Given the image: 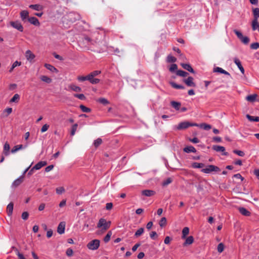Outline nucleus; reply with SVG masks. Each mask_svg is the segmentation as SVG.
<instances>
[{
    "label": "nucleus",
    "mask_w": 259,
    "mask_h": 259,
    "mask_svg": "<svg viewBox=\"0 0 259 259\" xmlns=\"http://www.w3.org/2000/svg\"><path fill=\"white\" fill-rule=\"evenodd\" d=\"M100 241L98 239H94L89 242L87 244V247L92 250L97 249L100 246Z\"/></svg>",
    "instance_id": "3"
},
{
    "label": "nucleus",
    "mask_w": 259,
    "mask_h": 259,
    "mask_svg": "<svg viewBox=\"0 0 259 259\" xmlns=\"http://www.w3.org/2000/svg\"><path fill=\"white\" fill-rule=\"evenodd\" d=\"M172 88L176 89H184L185 87L182 85L177 84L176 83L173 81L169 82Z\"/></svg>",
    "instance_id": "29"
},
{
    "label": "nucleus",
    "mask_w": 259,
    "mask_h": 259,
    "mask_svg": "<svg viewBox=\"0 0 259 259\" xmlns=\"http://www.w3.org/2000/svg\"><path fill=\"white\" fill-rule=\"evenodd\" d=\"M176 60V58L170 55H168L167 57V62L168 63H174Z\"/></svg>",
    "instance_id": "39"
},
{
    "label": "nucleus",
    "mask_w": 259,
    "mask_h": 259,
    "mask_svg": "<svg viewBox=\"0 0 259 259\" xmlns=\"http://www.w3.org/2000/svg\"><path fill=\"white\" fill-rule=\"evenodd\" d=\"M144 229L143 228H140L136 232L135 236L136 237L140 236L144 233Z\"/></svg>",
    "instance_id": "41"
},
{
    "label": "nucleus",
    "mask_w": 259,
    "mask_h": 259,
    "mask_svg": "<svg viewBox=\"0 0 259 259\" xmlns=\"http://www.w3.org/2000/svg\"><path fill=\"white\" fill-rule=\"evenodd\" d=\"M172 180L171 178H167V179H166L162 182V186H166L168 184H170L172 182Z\"/></svg>",
    "instance_id": "49"
},
{
    "label": "nucleus",
    "mask_w": 259,
    "mask_h": 259,
    "mask_svg": "<svg viewBox=\"0 0 259 259\" xmlns=\"http://www.w3.org/2000/svg\"><path fill=\"white\" fill-rule=\"evenodd\" d=\"M69 87L71 90L76 92H79L81 91V89L79 87L76 86L73 84H70Z\"/></svg>",
    "instance_id": "31"
},
{
    "label": "nucleus",
    "mask_w": 259,
    "mask_h": 259,
    "mask_svg": "<svg viewBox=\"0 0 259 259\" xmlns=\"http://www.w3.org/2000/svg\"><path fill=\"white\" fill-rule=\"evenodd\" d=\"M234 62L235 63V64L237 66V67L240 70L242 74H244L245 71H244V68L243 67V66L241 65V62L240 61V60L238 58H235L234 59Z\"/></svg>",
    "instance_id": "11"
},
{
    "label": "nucleus",
    "mask_w": 259,
    "mask_h": 259,
    "mask_svg": "<svg viewBox=\"0 0 259 259\" xmlns=\"http://www.w3.org/2000/svg\"><path fill=\"white\" fill-rule=\"evenodd\" d=\"M234 33L236 34V35L237 36L238 38L240 39L241 37H242V36H243L242 35V34L241 33V32H240V31L237 30H234Z\"/></svg>",
    "instance_id": "61"
},
{
    "label": "nucleus",
    "mask_w": 259,
    "mask_h": 259,
    "mask_svg": "<svg viewBox=\"0 0 259 259\" xmlns=\"http://www.w3.org/2000/svg\"><path fill=\"white\" fill-rule=\"evenodd\" d=\"M21 65V62H19L18 61H15L13 64H12L11 67L10 68V69H9V72L11 73L14 69L17 67V66H20V65Z\"/></svg>",
    "instance_id": "26"
},
{
    "label": "nucleus",
    "mask_w": 259,
    "mask_h": 259,
    "mask_svg": "<svg viewBox=\"0 0 259 259\" xmlns=\"http://www.w3.org/2000/svg\"><path fill=\"white\" fill-rule=\"evenodd\" d=\"M112 234V233L111 231H110L108 232V233L107 234V235L105 236V237L104 238V241L105 242L107 243L109 241Z\"/></svg>",
    "instance_id": "43"
},
{
    "label": "nucleus",
    "mask_w": 259,
    "mask_h": 259,
    "mask_svg": "<svg viewBox=\"0 0 259 259\" xmlns=\"http://www.w3.org/2000/svg\"><path fill=\"white\" fill-rule=\"evenodd\" d=\"M240 40L244 44H248L249 42V38L247 36H243Z\"/></svg>",
    "instance_id": "50"
},
{
    "label": "nucleus",
    "mask_w": 259,
    "mask_h": 259,
    "mask_svg": "<svg viewBox=\"0 0 259 259\" xmlns=\"http://www.w3.org/2000/svg\"><path fill=\"white\" fill-rule=\"evenodd\" d=\"M172 88L176 89H184L185 87L182 85L177 84L176 83L173 81L169 82Z\"/></svg>",
    "instance_id": "30"
},
{
    "label": "nucleus",
    "mask_w": 259,
    "mask_h": 259,
    "mask_svg": "<svg viewBox=\"0 0 259 259\" xmlns=\"http://www.w3.org/2000/svg\"><path fill=\"white\" fill-rule=\"evenodd\" d=\"M233 152L240 156H244L245 155L244 152L240 150H235Z\"/></svg>",
    "instance_id": "56"
},
{
    "label": "nucleus",
    "mask_w": 259,
    "mask_h": 259,
    "mask_svg": "<svg viewBox=\"0 0 259 259\" xmlns=\"http://www.w3.org/2000/svg\"><path fill=\"white\" fill-rule=\"evenodd\" d=\"M10 24L11 26L20 32H22L23 31V27L19 21H11Z\"/></svg>",
    "instance_id": "7"
},
{
    "label": "nucleus",
    "mask_w": 259,
    "mask_h": 259,
    "mask_svg": "<svg viewBox=\"0 0 259 259\" xmlns=\"http://www.w3.org/2000/svg\"><path fill=\"white\" fill-rule=\"evenodd\" d=\"M98 102L103 105H107L109 104V101L104 98H99L98 99Z\"/></svg>",
    "instance_id": "51"
},
{
    "label": "nucleus",
    "mask_w": 259,
    "mask_h": 259,
    "mask_svg": "<svg viewBox=\"0 0 259 259\" xmlns=\"http://www.w3.org/2000/svg\"><path fill=\"white\" fill-rule=\"evenodd\" d=\"M77 126H78L77 124L75 123L74 125H73V126H72L71 131V133H70V134L72 136L74 135L75 132L77 130Z\"/></svg>",
    "instance_id": "52"
},
{
    "label": "nucleus",
    "mask_w": 259,
    "mask_h": 259,
    "mask_svg": "<svg viewBox=\"0 0 259 259\" xmlns=\"http://www.w3.org/2000/svg\"><path fill=\"white\" fill-rule=\"evenodd\" d=\"M89 81L92 83V84H97L100 82V79L98 78H95L94 77H92L90 80H89Z\"/></svg>",
    "instance_id": "53"
},
{
    "label": "nucleus",
    "mask_w": 259,
    "mask_h": 259,
    "mask_svg": "<svg viewBox=\"0 0 259 259\" xmlns=\"http://www.w3.org/2000/svg\"><path fill=\"white\" fill-rule=\"evenodd\" d=\"M77 79L79 81H84L85 80H90V78L89 77V75L85 76H78L77 77Z\"/></svg>",
    "instance_id": "40"
},
{
    "label": "nucleus",
    "mask_w": 259,
    "mask_h": 259,
    "mask_svg": "<svg viewBox=\"0 0 259 259\" xmlns=\"http://www.w3.org/2000/svg\"><path fill=\"white\" fill-rule=\"evenodd\" d=\"M184 151L186 153H196V149L192 146H189L185 147L184 148Z\"/></svg>",
    "instance_id": "17"
},
{
    "label": "nucleus",
    "mask_w": 259,
    "mask_h": 259,
    "mask_svg": "<svg viewBox=\"0 0 259 259\" xmlns=\"http://www.w3.org/2000/svg\"><path fill=\"white\" fill-rule=\"evenodd\" d=\"M10 148V147L9 144L8 143H7V142L5 143V144H4V146L3 152H4V154L6 156H8V155H9V154H10V152H9Z\"/></svg>",
    "instance_id": "18"
},
{
    "label": "nucleus",
    "mask_w": 259,
    "mask_h": 259,
    "mask_svg": "<svg viewBox=\"0 0 259 259\" xmlns=\"http://www.w3.org/2000/svg\"><path fill=\"white\" fill-rule=\"evenodd\" d=\"M28 216L29 214L27 211H23L21 217L23 220H26L28 219Z\"/></svg>",
    "instance_id": "60"
},
{
    "label": "nucleus",
    "mask_w": 259,
    "mask_h": 259,
    "mask_svg": "<svg viewBox=\"0 0 259 259\" xmlns=\"http://www.w3.org/2000/svg\"><path fill=\"white\" fill-rule=\"evenodd\" d=\"M47 164V163L46 161H39L32 167V169H39L42 167L46 165Z\"/></svg>",
    "instance_id": "13"
},
{
    "label": "nucleus",
    "mask_w": 259,
    "mask_h": 259,
    "mask_svg": "<svg viewBox=\"0 0 259 259\" xmlns=\"http://www.w3.org/2000/svg\"><path fill=\"white\" fill-rule=\"evenodd\" d=\"M195 126L199 127L201 128H203L205 130H209L211 128V126L209 124H207L206 123H201V124H197V125H195Z\"/></svg>",
    "instance_id": "22"
},
{
    "label": "nucleus",
    "mask_w": 259,
    "mask_h": 259,
    "mask_svg": "<svg viewBox=\"0 0 259 259\" xmlns=\"http://www.w3.org/2000/svg\"><path fill=\"white\" fill-rule=\"evenodd\" d=\"M102 143V140L101 138H98L96 140L94 141V145L95 147H98Z\"/></svg>",
    "instance_id": "45"
},
{
    "label": "nucleus",
    "mask_w": 259,
    "mask_h": 259,
    "mask_svg": "<svg viewBox=\"0 0 259 259\" xmlns=\"http://www.w3.org/2000/svg\"><path fill=\"white\" fill-rule=\"evenodd\" d=\"M66 253L67 255H68V256H72L73 254L72 249L70 248H68L66 250Z\"/></svg>",
    "instance_id": "62"
},
{
    "label": "nucleus",
    "mask_w": 259,
    "mask_h": 259,
    "mask_svg": "<svg viewBox=\"0 0 259 259\" xmlns=\"http://www.w3.org/2000/svg\"><path fill=\"white\" fill-rule=\"evenodd\" d=\"M213 71L215 72H219L220 73L224 74L225 75H227L228 76H230V74L228 72L226 71L223 68L219 67H217L214 68L213 69Z\"/></svg>",
    "instance_id": "14"
},
{
    "label": "nucleus",
    "mask_w": 259,
    "mask_h": 259,
    "mask_svg": "<svg viewBox=\"0 0 259 259\" xmlns=\"http://www.w3.org/2000/svg\"><path fill=\"white\" fill-rule=\"evenodd\" d=\"M193 80L194 79L192 77L189 76L187 78L184 79L183 81L188 87H195L196 86V84L194 82Z\"/></svg>",
    "instance_id": "8"
},
{
    "label": "nucleus",
    "mask_w": 259,
    "mask_h": 259,
    "mask_svg": "<svg viewBox=\"0 0 259 259\" xmlns=\"http://www.w3.org/2000/svg\"><path fill=\"white\" fill-rule=\"evenodd\" d=\"M40 79L47 83H50L52 82V79L46 75L41 76Z\"/></svg>",
    "instance_id": "33"
},
{
    "label": "nucleus",
    "mask_w": 259,
    "mask_h": 259,
    "mask_svg": "<svg viewBox=\"0 0 259 259\" xmlns=\"http://www.w3.org/2000/svg\"><path fill=\"white\" fill-rule=\"evenodd\" d=\"M171 240V239L169 236H166L164 239V242L166 244H168Z\"/></svg>",
    "instance_id": "64"
},
{
    "label": "nucleus",
    "mask_w": 259,
    "mask_h": 259,
    "mask_svg": "<svg viewBox=\"0 0 259 259\" xmlns=\"http://www.w3.org/2000/svg\"><path fill=\"white\" fill-rule=\"evenodd\" d=\"M171 106L176 110H179L181 106V104L179 102L176 101H172L171 102Z\"/></svg>",
    "instance_id": "38"
},
{
    "label": "nucleus",
    "mask_w": 259,
    "mask_h": 259,
    "mask_svg": "<svg viewBox=\"0 0 259 259\" xmlns=\"http://www.w3.org/2000/svg\"><path fill=\"white\" fill-rule=\"evenodd\" d=\"M45 66L48 70H50L52 72H56L57 71V69L53 66V65L49 64H45Z\"/></svg>",
    "instance_id": "34"
},
{
    "label": "nucleus",
    "mask_w": 259,
    "mask_h": 259,
    "mask_svg": "<svg viewBox=\"0 0 259 259\" xmlns=\"http://www.w3.org/2000/svg\"><path fill=\"white\" fill-rule=\"evenodd\" d=\"M29 13L27 11L23 10L20 13V17L23 21H25V20L28 18Z\"/></svg>",
    "instance_id": "20"
},
{
    "label": "nucleus",
    "mask_w": 259,
    "mask_h": 259,
    "mask_svg": "<svg viewBox=\"0 0 259 259\" xmlns=\"http://www.w3.org/2000/svg\"><path fill=\"white\" fill-rule=\"evenodd\" d=\"M26 146H25L24 147H23L22 145H18L13 147V148L11 150V152L12 153H16L18 150H21L23 149V148H25Z\"/></svg>",
    "instance_id": "27"
},
{
    "label": "nucleus",
    "mask_w": 259,
    "mask_h": 259,
    "mask_svg": "<svg viewBox=\"0 0 259 259\" xmlns=\"http://www.w3.org/2000/svg\"><path fill=\"white\" fill-rule=\"evenodd\" d=\"M178 68L177 65L176 64H172L169 69V71L171 72L175 71Z\"/></svg>",
    "instance_id": "54"
},
{
    "label": "nucleus",
    "mask_w": 259,
    "mask_h": 259,
    "mask_svg": "<svg viewBox=\"0 0 259 259\" xmlns=\"http://www.w3.org/2000/svg\"><path fill=\"white\" fill-rule=\"evenodd\" d=\"M110 221L107 222L106 220L102 218L100 219L97 225V227L101 228L102 231H105L110 227Z\"/></svg>",
    "instance_id": "1"
},
{
    "label": "nucleus",
    "mask_w": 259,
    "mask_h": 259,
    "mask_svg": "<svg viewBox=\"0 0 259 259\" xmlns=\"http://www.w3.org/2000/svg\"><path fill=\"white\" fill-rule=\"evenodd\" d=\"M29 7L35 11H41L43 10V6L39 4L30 5Z\"/></svg>",
    "instance_id": "16"
},
{
    "label": "nucleus",
    "mask_w": 259,
    "mask_h": 259,
    "mask_svg": "<svg viewBox=\"0 0 259 259\" xmlns=\"http://www.w3.org/2000/svg\"><path fill=\"white\" fill-rule=\"evenodd\" d=\"M195 125H197V123L184 121L180 122L177 126H175V128L177 130H182L186 129L189 126H195Z\"/></svg>",
    "instance_id": "2"
},
{
    "label": "nucleus",
    "mask_w": 259,
    "mask_h": 259,
    "mask_svg": "<svg viewBox=\"0 0 259 259\" xmlns=\"http://www.w3.org/2000/svg\"><path fill=\"white\" fill-rule=\"evenodd\" d=\"M30 167V165L27 167L24 171L23 175L21 176L19 178H18L17 179L15 180L14 182L12 184V186L14 187H17L18 186H19L23 181L24 179V175L25 174L28 170Z\"/></svg>",
    "instance_id": "5"
},
{
    "label": "nucleus",
    "mask_w": 259,
    "mask_h": 259,
    "mask_svg": "<svg viewBox=\"0 0 259 259\" xmlns=\"http://www.w3.org/2000/svg\"><path fill=\"white\" fill-rule=\"evenodd\" d=\"M252 28L253 30L257 29L258 30L259 24L258 23V20L253 19L252 22Z\"/></svg>",
    "instance_id": "24"
},
{
    "label": "nucleus",
    "mask_w": 259,
    "mask_h": 259,
    "mask_svg": "<svg viewBox=\"0 0 259 259\" xmlns=\"http://www.w3.org/2000/svg\"><path fill=\"white\" fill-rule=\"evenodd\" d=\"M256 97H257L256 94H252V95L247 96L246 97V100L249 102H253L254 101H255Z\"/></svg>",
    "instance_id": "23"
},
{
    "label": "nucleus",
    "mask_w": 259,
    "mask_h": 259,
    "mask_svg": "<svg viewBox=\"0 0 259 259\" xmlns=\"http://www.w3.org/2000/svg\"><path fill=\"white\" fill-rule=\"evenodd\" d=\"M176 74L177 75L182 77H186L188 75V73L181 70H177Z\"/></svg>",
    "instance_id": "35"
},
{
    "label": "nucleus",
    "mask_w": 259,
    "mask_h": 259,
    "mask_svg": "<svg viewBox=\"0 0 259 259\" xmlns=\"http://www.w3.org/2000/svg\"><path fill=\"white\" fill-rule=\"evenodd\" d=\"M66 223L65 222H61L59 224L57 228V232L59 234H62L65 232Z\"/></svg>",
    "instance_id": "10"
},
{
    "label": "nucleus",
    "mask_w": 259,
    "mask_h": 259,
    "mask_svg": "<svg viewBox=\"0 0 259 259\" xmlns=\"http://www.w3.org/2000/svg\"><path fill=\"white\" fill-rule=\"evenodd\" d=\"M101 73V71H99V70H95V71H94L93 72H92L91 73H90L89 74V77L90 78V79L92 78V77H94L97 75H98L99 74H100Z\"/></svg>",
    "instance_id": "37"
},
{
    "label": "nucleus",
    "mask_w": 259,
    "mask_h": 259,
    "mask_svg": "<svg viewBox=\"0 0 259 259\" xmlns=\"http://www.w3.org/2000/svg\"><path fill=\"white\" fill-rule=\"evenodd\" d=\"M74 97L78 98L80 100H83L85 99V97L82 94H75L74 95Z\"/></svg>",
    "instance_id": "58"
},
{
    "label": "nucleus",
    "mask_w": 259,
    "mask_h": 259,
    "mask_svg": "<svg viewBox=\"0 0 259 259\" xmlns=\"http://www.w3.org/2000/svg\"><path fill=\"white\" fill-rule=\"evenodd\" d=\"M253 14L254 16V19L257 20L259 18V9L256 8L253 9Z\"/></svg>",
    "instance_id": "36"
},
{
    "label": "nucleus",
    "mask_w": 259,
    "mask_h": 259,
    "mask_svg": "<svg viewBox=\"0 0 259 259\" xmlns=\"http://www.w3.org/2000/svg\"><path fill=\"white\" fill-rule=\"evenodd\" d=\"M186 240L185 242L183 243V246H187L192 244L194 242V238L192 236H190L187 238H186Z\"/></svg>",
    "instance_id": "15"
},
{
    "label": "nucleus",
    "mask_w": 259,
    "mask_h": 259,
    "mask_svg": "<svg viewBox=\"0 0 259 259\" xmlns=\"http://www.w3.org/2000/svg\"><path fill=\"white\" fill-rule=\"evenodd\" d=\"M49 127V125H48L47 124H44L41 128V132L44 133V132H46L48 130Z\"/></svg>",
    "instance_id": "59"
},
{
    "label": "nucleus",
    "mask_w": 259,
    "mask_h": 259,
    "mask_svg": "<svg viewBox=\"0 0 259 259\" xmlns=\"http://www.w3.org/2000/svg\"><path fill=\"white\" fill-rule=\"evenodd\" d=\"M28 21L32 24L35 25V26H39L40 23L38 21V20L34 17H31L30 18H28Z\"/></svg>",
    "instance_id": "12"
},
{
    "label": "nucleus",
    "mask_w": 259,
    "mask_h": 259,
    "mask_svg": "<svg viewBox=\"0 0 259 259\" xmlns=\"http://www.w3.org/2000/svg\"><path fill=\"white\" fill-rule=\"evenodd\" d=\"M204 166V164L202 163L194 162L192 163V167L195 168H202Z\"/></svg>",
    "instance_id": "42"
},
{
    "label": "nucleus",
    "mask_w": 259,
    "mask_h": 259,
    "mask_svg": "<svg viewBox=\"0 0 259 259\" xmlns=\"http://www.w3.org/2000/svg\"><path fill=\"white\" fill-rule=\"evenodd\" d=\"M16 254L18 255L19 259H25L23 255L17 249H16Z\"/></svg>",
    "instance_id": "63"
},
{
    "label": "nucleus",
    "mask_w": 259,
    "mask_h": 259,
    "mask_svg": "<svg viewBox=\"0 0 259 259\" xmlns=\"http://www.w3.org/2000/svg\"><path fill=\"white\" fill-rule=\"evenodd\" d=\"M25 57L26 60L30 63H33L34 62L35 55L30 51L27 50L25 53Z\"/></svg>",
    "instance_id": "6"
},
{
    "label": "nucleus",
    "mask_w": 259,
    "mask_h": 259,
    "mask_svg": "<svg viewBox=\"0 0 259 259\" xmlns=\"http://www.w3.org/2000/svg\"><path fill=\"white\" fill-rule=\"evenodd\" d=\"M212 149L217 152H223V155H228V153L225 152V148L224 147L219 145H214L212 147Z\"/></svg>",
    "instance_id": "9"
},
{
    "label": "nucleus",
    "mask_w": 259,
    "mask_h": 259,
    "mask_svg": "<svg viewBox=\"0 0 259 259\" xmlns=\"http://www.w3.org/2000/svg\"><path fill=\"white\" fill-rule=\"evenodd\" d=\"M65 191V189L63 187H59L56 189V193L58 194H61Z\"/></svg>",
    "instance_id": "57"
},
{
    "label": "nucleus",
    "mask_w": 259,
    "mask_h": 259,
    "mask_svg": "<svg viewBox=\"0 0 259 259\" xmlns=\"http://www.w3.org/2000/svg\"><path fill=\"white\" fill-rule=\"evenodd\" d=\"M79 107L81 111L83 112L88 113L91 111V109L89 108H88L83 105H80Z\"/></svg>",
    "instance_id": "48"
},
{
    "label": "nucleus",
    "mask_w": 259,
    "mask_h": 259,
    "mask_svg": "<svg viewBox=\"0 0 259 259\" xmlns=\"http://www.w3.org/2000/svg\"><path fill=\"white\" fill-rule=\"evenodd\" d=\"M246 116V118L250 121L259 122V117L258 116H252L249 114H247Z\"/></svg>",
    "instance_id": "28"
},
{
    "label": "nucleus",
    "mask_w": 259,
    "mask_h": 259,
    "mask_svg": "<svg viewBox=\"0 0 259 259\" xmlns=\"http://www.w3.org/2000/svg\"><path fill=\"white\" fill-rule=\"evenodd\" d=\"M166 224V219L165 217H163L159 221V225L161 227H164Z\"/></svg>",
    "instance_id": "46"
},
{
    "label": "nucleus",
    "mask_w": 259,
    "mask_h": 259,
    "mask_svg": "<svg viewBox=\"0 0 259 259\" xmlns=\"http://www.w3.org/2000/svg\"><path fill=\"white\" fill-rule=\"evenodd\" d=\"M155 192L153 190H145L142 192V194L146 196L150 197L155 194Z\"/></svg>",
    "instance_id": "19"
},
{
    "label": "nucleus",
    "mask_w": 259,
    "mask_h": 259,
    "mask_svg": "<svg viewBox=\"0 0 259 259\" xmlns=\"http://www.w3.org/2000/svg\"><path fill=\"white\" fill-rule=\"evenodd\" d=\"M181 65L184 69L189 71V72H192V73L194 72L193 69L191 67V66H190V64H185V63H181Z\"/></svg>",
    "instance_id": "21"
},
{
    "label": "nucleus",
    "mask_w": 259,
    "mask_h": 259,
    "mask_svg": "<svg viewBox=\"0 0 259 259\" xmlns=\"http://www.w3.org/2000/svg\"><path fill=\"white\" fill-rule=\"evenodd\" d=\"M217 250L219 253L222 252L224 250V244L222 243H219L218 245Z\"/></svg>",
    "instance_id": "47"
},
{
    "label": "nucleus",
    "mask_w": 259,
    "mask_h": 259,
    "mask_svg": "<svg viewBox=\"0 0 259 259\" xmlns=\"http://www.w3.org/2000/svg\"><path fill=\"white\" fill-rule=\"evenodd\" d=\"M20 99V96L18 94H16L10 100V102H18Z\"/></svg>",
    "instance_id": "44"
},
{
    "label": "nucleus",
    "mask_w": 259,
    "mask_h": 259,
    "mask_svg": "<svg viewBox=\"0 0 259 259\" xmlns=\"http://www.w3.org/2000/svg\"><path fill=\"white\" fill-rule=\"evenodd\" d=\"M12 112V108H6L3 113L2 116L3 117H7L10 114H11Z\"/></svg>",
    "instance_id": "32"
},
{
    "label": "nucleus",
    "mask_w": 259,
    "mask_h": 259,
    "mask_svg": "<svg viewBox=\"0 0 259 259\" xmlns=\"http://www.w3.org/2000/svg\"><path fill=\"white\" fill-rule=\"evenodd\" d=\"M220 171V168L218 166L213 165H209L205 168L201 169V171L205 174H209L213 171Z\"/></svg>",
    "instance_id": "4"
},
{
    "label": "nucleus",
    "mask_w": 259,
    "mask_h": 259,
    "mask_svg": "<svg viewBox=\"0 0 259 259\" xmlns=\"http://www.w3.org/2000/svg\"><path fill=\"white\" fill-rule=\"evenodd\" d=\"M250 48L253 50H256L259 48V43L254 42L251 44Z\"/></svg>",
    "instance_id": "55"
},
{
    "label": "nucleus",
    "mask_w": 259,
    "mask_h": 259,
    "mask_svg": "<svg viewBox=\"0 0 259 259\" xmlns=\"http://www.w3.org/2000/svg\"><path fill=\"white\" fill-rule=\"evenodd\" d=\"M189 229L188 227H185L183 228L182 230V239H185L186 236L189 234Z\"/></svg>",
    "instance_id": "25"
}]
</instances>
